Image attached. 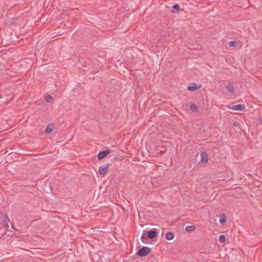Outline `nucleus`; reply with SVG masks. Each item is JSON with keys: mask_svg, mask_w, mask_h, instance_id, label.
<instances>
[{"mask_svg": "<svg viewBox=\"0 0 262 262\" xmlns=\"http://www.w3.org/2000/svg\"><path fill=\"white\" fill-rule=\"evenodd\" d=\"M173 8L176 9H179L180 8V6L178 4H175L173 6Z\"/></svg>", "mask_w": 262, "mask_h": 262, "instance_id": "nucleus-19", "label": "nucleus"}, {"mask_svg": "<svg viewBox=\"0 0 262 262\" xmlns=\"http://www.w3.org/2000/svg\"><path fill=\"white\" fill-rule=\"evenodd\" d=\"M226 88L229 92L231 93L234 92V89L233 86L232 84H227L226 86Z\"/></svg>", "mask_w": 262, "mask_h": 262, "instance_id": "nucleus-12", "label": "nucleus"}, {"mask_svg": "<svg viewBox=\"0 0 262 262\" xmlns=\"http://www.w3.org/2000/svg\"><path fill=\"white\" fill-rule=\"evenodd\" d=\"M201 161L202 163L206 164L208 161V155L205 152L201 154Z\"/></svg>", "mask_w": 262, "mask_h": 262, "instance_id": "nucleus-6", "label": "nucleus"}, {"mask_svg": "<svg viewBox=\"0 0 262 262\" xmlns=\"http://www.w3.org/2000/svg\"><path fill=\"white\" fill-rule=\"evenodd\" d=\"M150 252V249L147 247H143L140 249L137 254L141 257H145L148 255Z\"/></svg>", "mask_w": 262, "mask_h": 262, "instance_id": "nucleus-1", "label": "nucleus"}, {"mask_svg": "<svg viewBox=\"0 0 262 262\" xmlns=\"http://www.w3.org/2000/svg\"><path fill=\"white\" fill-rule=\"evenodd\" d=\"M52 99V97L51 95H47L45 97V100L47 102H49Z\"/></svg>", "mask_w": 262, "mask_h": 262, "instance_id": "nucleus-17", "label": "nucleus"}, {"mask_svg": "<svg viewBox=\"0 0 262 262\" xmlns=\"http://www.w3.org/2000/svg\"><path fill=\"white\" fill-rule=\"evenodd\" d=\"M147 236L146 235V232L144 231V232L142 233V235L141 237V240L142 242L144 243H147Z\"/></svg>", "mask_w": 262, "mask_h": 262, "instance_id": "nucleus-9", "label": "nucleus"}, {"mask_svg": "<svg viewBox=\"0 0 262 262\" xmlns=\"http://www.w3.org/2000/svg\"><path fill=\"white\" fill-rule=\"evenodd\" d=\"M190 108L193 112H196L198 111V106L195 104H191L190 106Z\"/></svg>", "mask_w": 262, "mask_h": 262, "instance_id": "nucleus-14", "label": "nucleus"}, {"mask_svg": "<svg viewBox=\"0 0 262 262\" xmlns=\"http://www.w3.org/2000/svg\"><path fill=\"white\" fill-rule=\"evenodd\" d=\"M228 107L232 110L235 111H243L246 108L245 105L244 104H236L232 106H229Z\"/></svg>", "mask_w": 262, "mask_h": 262, "instance_id": "nucleus-3", "label": "nucleus"}, {"mask_svg": "<svg viewBox=\"0 0 262 262\" xmlns=\"http://www.w3.org/2000/svg\"><path fill=\"white\" fill-rule=\"evenodd\" d=\"M108 168V166L107 165L105 166H101L99 168L98 172L99 174L104 176V175L106 173Z\"/></svg>", "mask_w": 262, "mask_h": 262, "instance_id": "nucleus-4", "label": "nucleus"}, {"mask_svg": "<svg viewBox=\"0 0 262 262\" xmlns=\"http://www.w3.org/2000/svg\"><path fill=\"white\" fill-rule=\"evenodd\" d=\"M226 221V217L225 215H224L222 218L220 219V223L221 224H224Z\"/></svg>", "mask_w": 262, "mask_h": 262, "instance_id": "nucleus-16", "label": "nucleus"}, {"mask_svg": "<svg viewBox=\"0 0 262 262\" xmlns=\"http://www.w3.org/2000/svg\"><path fill=\"white\" fill-rule=\"evenodd\" d=\"M201 88V85L198 86L196 83H193L192 85L188 86L187 90L191 92H194Z\"/></svg>", "mask_w": 262, "mask_h": 262, "instance_id": "nucleus-7", "label": "nucleus"}, {"mask_svg": "<svg viewBox=\"0 0 262 262\" xmlns=\"http://www.w3.org/2000/svg\"><path fill=\"white\" fill-rule=\"evenodd\" d=\"M109 153L110 151L108 150H106L105 151L100 152L97 156L98 159L99 160L102 159L104 158Z\"/></svg>", "mask_w": 262, "mask_h": 262, "instance_id": "nucleus-8", "label": "nucleus"}, {"mask_svg": "<svg viewBox=\"0 0 262 262\" xmlns=\"http://www.w3.org/2000/svg\"><path fill=\"white\" fill-rule=\"evenodd\" d=\"M9 222H10V220L6 215H2L0 217V223L6 228H8L9 227Z\"/></svg>", "mask_w": 262, "mask_h": 262, "instance_id": "nucleus-2", "label": "nucleus"}, {"mask_svg": "<svg viewBox=\"0 0 262 262\" xmlns=\"http://www.w3.org/2000/svg\"><path fill=\"white\" fill-rule=\"evenodd\" d=\"M165 237L168 241L172 240L174 237V234L172 232H169L166 233Z\"/></svg>", "mask_w": 262, "mask_h": 262, "instance_id": "nucleus-11", "label": "nucleus"}, {"mask_svg": "<svg viewBox=\"0 0 262 262\" xmlns=\"http://www.w3.org/2000/svg\"><path fill=\"white\" fill-rule=\"evenodd\" d=\"M236 45V42L234 41H230L229 43L230 47H235Z\"/></svg>", "mask_w": 262, "mask_h": 262, "instance_id": "nucleus-18", "label": "nucleus"}, {"mask_svg": "<svg viewBox=\"0 0 262 262\" xmlns=\"http://www.w3.org/2000/svg\"><path fill=\"white\" fill-rule=\"evenodd\" d=\"M260 121L261 123H262V118L260 119Z\"/></svg>", "mask_w": 262, "mask_h": 262, "instance_id": "nucleus-20", "label": "nucleus"}, {"mask_svg": "<svg viewBox=\"0 0 262 262\" xmlns=\"http://www.w3.org/2000/svg\"><path fill=\"white\" fill-rule=\"evenodd\" d=\"M146 233L147 237L150 239H152L157 236V232L155 229H151L148 232H146Z\"/></svg>", "mask_w": 262, "mask_h": 262, "instance_id": "nucleus-5", "label": "nucleus"}, {"mask_svg": "<svg viewBox=\"0 0 262 262\" xmlns=\"http://www.w3.org/2000/svg\"><path fill=\"white\" fill-rule=\"evenodd\" d=\"M219 240L221 243H224L226 241V237L224 235H221L219 237Z\"/></svg>", "mask_w": 262, "mask_h": 262, "instance_id": "nucleus-15", "label": "nucleus"}, {"mask_svg": "<svg viewBox=\"0 0 262 262\" xmlns=\"http://www.w3.org/2000/svg\"><path fill=\"white\" fill-rule=\"evenodd\" d=\"M195 229V227L194 226H188L185 228V230L187 232H192Z\"/></svg>", "mask_w": 262, "mask_h": 262, "instance_id": "nucleus-13", "label": "nucleus"}, {"mask_svg": "<svg viewBox=\"0 0 262 262\" xmlns=\"http://www.w3.org/2000/svg\"><path fill=\"white\" fill-rule=\"evenodd\" d=\"M53 130V126L51 124H49L48 125H47L46 128V130H45V133L47 134H49L51 133H52Z\"/></svg>", "mask_w": 262, "mask_h": 262, "instance_id": "nucleus-10", "label": "nucleus"}]
</instances>
